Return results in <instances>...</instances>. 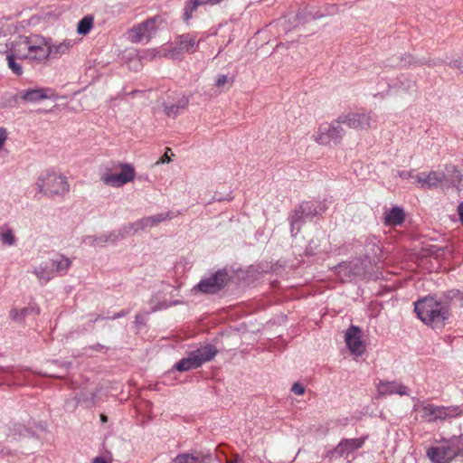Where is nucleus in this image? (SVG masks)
I'll return each instance as SVG.
<instances>
[{
	"label": "nucleus",
	"mask_w": 463,
	"mask_h": 463,
	"mask_svg": "<svg viewBox=\"0 0 463 463\" xmlns=\"http://www.w3.org/2000/svg\"><path fill=\"white\" fill-rule=\"evenodd\" d=\"M337 123L345 124L353 129L366 130L376 128L377 117L373 112L348 113L340 116L337 118Z\"/></svg>",
	"instance_id": "obj_7"
},
{
	"label": "nucleus",
	"mask_w": 463,
	"mask_h": 463,
	"mask_svg": "<svg viewBox=\"0 0 463 463\" xmlns=\"http://www.w3.org/2000/svg\"><path fill=\"white\" fill-rule=\"evenodd\" d=\"M92 463H109L103 457H96Z\"/></svg>",
	"instance_id": "obj_35"
},
{
	"label": "nucleus",
	"mask_w": 463,
	"mask_h": 463,
	"mask_svg": "<svg viewBox=\"0 0 463 463\" xmlns=\"http://www.w3.org/2000/svg\"><path fill=\"white\" fill-rule=\"evenodd\" d=\"M227 279L228 274L218 270L212 277L201 280L197 288L203 293H215L225 286Z\"/></svg>",
	"instance_id": "obj_11"
},
{
	"label": "nucleus",
	"mask_w": 463,
	"mask_h": 463,
	"mask_svg": "<svg viewBox=\"0 0 463 463\" xmlns=\"http://www.w3.org/2000/svg\"><path fill=\"white\" fill-rule=\"evenodd\" d=\"M420 413L422 420L429 422L445 420L447 419L460 416L463 409L460 406H437L434 404H423L415 408Z\"/></svg>",
	"instance_id": "obj_6"
},
{
	"label": "nucleus",
	"mask_w": 463,
	"mask_h": 463,
	"mask_svg": "<svg viewBox=\"0 0 463 463\" xmlns=\"http://www.w3.org/2000/svg\"><path fill=\"white\" fill-rule=\"evenodd\" d=\"M342 123H333L329 126H321L316 137V141L320 145H329L331 142L339 143L344 136Z\"/></svg>",
	"instance_id": "obj_10"
},
{
	"label": "nucleus",
	"mask_w": 463,
	"mask_h": 463,
	"mask_svg": "<svg viewBox=\"0 0 463 463\" xmlns=\"http://www.w3.org/2000/svg\"><path fill=\"white\" fill-rule=\"evenodd\" d=\"M175 369L179 372H185L191 369H195L200 367V363H198L196 357L192 352L188 357L180 360L175 365Z\"/></svg>",
	"instance_id": "obj_22"
},
{
	"label": "nucleus",
	"mask_w": 463,
	"mask_h": 463,
	"mask_svg": "<svg viewBox=\"0 0 463 463\" xmlns=\"http://www.w3.org/2000/svg\"><path fill=\"white\" fill-rule=\"evenodd\" d=\"M157 17L147 19L146 21L132 27L128 31V39L131 43H137L143 41L148 42L156 34L157 30Z\"/></svg>",
	"instance_id": "obj_8"
},
{
	"label": "nucleus",
	"mask_w": 463,
	"mask_h": 463,
	"mask_svg": "<svg viewBox=\"0 0 463 463\" xmlns=\"http://www.w3.org/2000/svg\"><path fill=\"white\" fill-rule=\"evenodd\" d=\"M377 391L380 395H391L397 393L401 396L408 395V388L395 382H380L377 385Z\"/></svg>",
	"instance_id": "obj_16"
},
{
	"label": "nucleus",
	"mask_w": 463,
	"mask_h": 463,
	"mask_svg": "<svg viewBox=\"0 0 463 463\" xmlns=\"http://www.w3.org/2000/svg\"><path fill=\"white\" fill-rule=\"evenodd\" d=\"M53 96V91L51 89L36 88L21 90L17 98L28 103H33L42 99H51Z\"/></svg>",
	"instance_id": "obj_14"
},
{
	"label": "nucleus",
	"mask_w": 463,
	"mask_h": 463,
	"mask_svg": "<svg viewBox=\"0 0 463 463\" xmlns=\"http://www.w3.org/2000/svg\"><path fill=\"white\" fill-rule=\"evenodd\" d=\"M345 343L349 351L354 355H361L365 351L362 341V332L358 326H351L345 332Z\"/></svg>",
	"instance_id": "obj_12"
},
{
	"label": "nucleus",
	"mask_w": 463,
	"mask_h": 463,
	"mask_svg": "<svg viewBox=\"0 0 463 463\" xmlns=\"http://www.w3.org/2000/svg\"><path fill=\"white\" fill-rule=\"evenodd\" d=\"M49 260L51 262L52 268L54 269V275L65 274L71 265V260L63 255H60L56 259H50Z\"/></svg>",
	"instance_id": "obj_21"
},
{
	"label": "nucleus",
	"mask_w": 463,
	"mask_h": 463,
	"mask_svg": "<svg viewBox=\"0 0 463 463\" xmlns=\"http://www.w3.org/2000/svg\"><path fill=\"white\" fill-rule=\"evenodd\" d=\"M72 46V43L70 40H65L57 44H51L49 43L50 57H57L67 53Z\"/></svg>",
	"instance_id": "obj_23"
},
{
	"label": "nucleus",
	"mask_w": 463,
	"mask_h": 463,
	"mask_svg": "<svg viewBox=\"0 0 463 463\" xmlns=\"http://www.w3.org/2000/svg\"><path fill=\"white\" fill-rule=\"evenodd\" d=\"M1 240L3 243L7 244L9 246L14 243V236L11 231H5L1 233Z\"/></svg>",
	"instance_id": "obj_27"
},
{
	"label": "nucleus",
	"mask_w": 463,
	"mask_h": 463,
	"mask_svg": "<svg viewBox=\"0 0 463 463\" xmlns=\"http://www.w3.org/2000/svg\"><path fill=\"white\" fill-rule=\"evenodd\" d=\"M414 311L425 325L432 328H442L450 317V305L428 296L414 302Z\"/></svg>",
	"instance_id": "obj_2"
},
{
	"label": "nucleus",
	"mask_w": 463,
	"mask_h": 463,
	"mask_svg": "<svg viewBox=\"0 0 463 463\" xmlns=\"http://www.w3.org/2000/svg\"><path fill=\"white\" fill-rule=\"evenodd\" d=\"M6 139H7L6 129L4 128H0V150L3 148Z\"/></svg>",
	"instance_id": "obj_31"
},
{
	"label": "nucleus",
	"mask_w": 463,
	"mask_h": 463,
	"mask_svg": "<svg viewBox=\"0 0 463 463\" xmlns=\"http://www.w3.org/2000/svg\"><path fill=\"white\" fill-rule=\"evenodd\" d=\"M2 52V51H0ZM8 68L16 75L23 74V67L15 60L31 64H43L50 58L49 41L40 34L18 35L5 45Z\"/></svg>",
	"instance_id": "obj_1"
},
{
	"label": "nucleus",
	"mask_w": 463,
	"mask_h": 463,
	"mask_svg": "<svg viewBox=\"0 0 463 463\" xmlns=\"http://www.w3.org/2000/svg\"><path fill=\"white\" fill-rule=\"evenodd\" d=\"M291 391L297 395H303L305 392V388L302 384L296 383L293 384Z\"/></svg>",
	"instance_id": "obj_28"
},
{
	"label": "nucleus",
	"mask_w": 463,
	"mask_h": 463,
	"mask_svg": "<svg viewBox=\"0 0 463 463\" xmlns=\"http://www.w3.org/2000/svg\"><path fill=\"white\" fill-rule=\"evenodd\" d=\"M188 103H189V100L187 98L185 97H183L181 99L178 100V102L176 104H175L176 106V108L178 109H184L187 108L188 106Z\"/></svg>",
	"instance_id": "obj_32"
},
{
	"label": "nucleus",
	"mask_w": 463,
	"mask_h": 463,
	"mask_svg": "<svg viewBox=\"0 0 463 463\" xmlns=\"http://www.w3.org/2000/svg\"><path fill=\"white\" fill-rule=\"evenodd\" d=\"M100 420L102 422H107L108 421V417L104 414H101L100 415Z\"/></svg>",
	"instance_id": "obj_38"
},
{
	"label": "nucleus",
	"mask_w": 463,
	"mask_h": 463,
	"mask_svg": "<svg viewBox=\"0 0 463 463\" xmlns=\"http://www.w3.org/2000/svg\"><path fill=\"white\" fill-rule=\"evenodd\" d=\"M444 180L445 174L440 171L421 172L415 175V181L424 189L435 188Z\"/></svg>",
	"instance_id": "obj_13"
},
{
	"label": "nucleus",
	"mask_w": 463,
	"mask_h": 463,
	"mask_svg": "<svg viewBox=\"0 0 463 463\" xmlns=\"http://www.w3.org/2000/svg\"><path fill=\"white\" fill-rule=\"evenodd\" d=\"M36 186L41 194L49 197H62L70 190L66 177L52 171L42 173L37 179Z\"/></svg>",
	"instance_id": "obj_3"
},
{
	"label": "nucleus",
	"mask_w": 463,
	"mask_h": 463,
	"mask_svg": "<svg viewBox=\"0 0 463 463\" xmlns=\"http://www.w3.org/2000/svg\"><path fill=\"white\" fill-rule=\"evenodd\" d=\"M193 353L201 366L203 364L211 361L217 354L218 351L214 345H207L198 348Z\"/></svg>",
	"instance_id": "obj_19"
},
{
	"label": "nucleus",
	"mask_w": 463,
	"mask_h": 463,
	"mask_svg": "<svg viewBox=\"0 0 463 463\" xmlns=\"http://www.w3.org/2000/svg\"><path fill=\"white\" fill-rule=\"evenodd\" d=\"M462 452L460 439L454 437L450 439H444L430 448L427 456L433 463H449L454 458Z\"/></svg>",
	"instance_id": "obj_4"
},
{
	"label": "nucleus",
	"mask_w": 463,
	"mask_h": 463,
	"mask_svg": "<svg viewBox=\"0 0 463 463\" xmlns=\"http://www.w3.org/2000/svg\"><path fill=\"white\" fill-rule=\"evenodd\" d=\"M94 18L91 15H86L80 20L77 26L79 34L86 35L90 33L93 26Z\"/></svg>",
	"instance_id": "obj_25"
},
{
	"label": "nucleus",
	"mask_w": 463,
	"mask_h": 463,
	"mask_svg": "<svg viewBox=\"0 0 463 463\" xmlns=\"http://www.w3.org/2000/svg\"><path fill=\"white\" fill-rule=\"evenodd\" d=\"M165 111L168 116H175L178 113L179 109L176 108L175 104H173L170 106H165Z\"/></svg>",
	"instance_id": "obj_29"
},
{
	"label": "nucleus",
	"mask_w": 463,
	"mask_h": 463,
	"mask_svg": "<svg viewBox=\"0 0 463 463\" xmlns=\"http://www.w3.org/2000/svg\"><path fill=\"white\" fill-rule=\"evenodd\" d=\"M124 315H125L124 313H118V314L113 316L112 318L114 319V318H117V317H122Z\"/></svg>",
	"instance_id": "obj_40"
},
{
	"label": "nucleus",
	"mask_w": 463,
	"mask_h": 463,
	"mask_svg": "<svg viewBox=\"0 0 463 463\" xmlns=\"http://www.w3.org/2000/svg\"><path fill=\"white\" fill-rule=\"evenodd\" d=\"M170 218H171V216L168 213H159V214H156L154 216L143 218V219L137 221L134 224V226H136L135 231H137L138 229L143 230L146 227L155 226V225L158 224L159 222H161L165 220L170 219Z\"/></svg>",
	"instance_id": "obj_18"
},
{
	"label": "nucleus",
	"mask_w": 463,
	"mask_h": 463,
	"mask_svg": "<svg viewBox=\"0 0 463 463\" xmlns=\"http://www.w3.org/2000/svg\"><path fill=\"white\" fill-rule=\"evenodd\" d=\"M199 42L192 34H183L177 37L175 47L162 48L158 51L151 52L152 58L165 57L171 59H179L184 52L194 53L198 50Z\"/></svg>",
	"instance_id": "obj_5"
},
{
	"label": "nucleus",
	"mask_w": 463,
	"mask_h": 463,
	"mask_svg": "<svg viewBox=\"0 0 463 463\" xmlns=\"http://www.w3.org/2000/svg\"><path fill=\"white\" fill-rule=\"evenodd\" d=\"M302 215L305 217H313L325 212L324 207L317 206L313 202H305L300 205Z\"/></svg>",
	"instance_id": "obj_24"
},
{
	"label": "nucleus",
	"mask_w": 463,
	"mask_h": 463,
	"mask_svg": "<svg viewBox=\"0 0 463 463\" xmlns=\"http://www.w3.org/2000/svg\"><path fill=\"white\" fill-rule=\"evenodd\" d=\"M366 439L367 437L342 439L334 451L337 453L340 457H347L354 451L362 448Z\"/></svg>",
	"instance_id": "obj_15"
},
{
	"label": "nucleus",
	"mask_w": 463,
	"mask_h": 463,
	"mask_svg": "<svg viewBox=\"0 0 463 463\" xmlns=\"http://www.w3.org/2000/svg\"><path fill=\"white\" fill-rule=\"evenodd\" d=\"M405 214L402 208L392 207L384 214V223L386 225H400L404 222Z\"/></svg>",
	"instance_id": "obj_20"
},
{
	"label": "nucleus",
	"mask_w": 463,
	"mask_h": 463,
	"mask_svg": "<svg viewBox=\"0 0 463 463\" xmlns=\"http://www.w3.org/2000/svg\"><path fill=\"white\" fill-rule=\"evenodd\" d=\"M170 148H166V152L160 157V159L156 162V164H165L169 163L171 161L170 156H168L167 152L170 151Z\"/></svg>",
	"instance_id": "obj_34"
},
{
	"label": "nucleus",
	"mask_w": 463,
	"mask_h": 463,
	"mask_svg": "<svg viewBox=\"0 0 463 463\" xmlns=\"http://www.w3.org/2000/svg\"><path fill=\"white\" fill-rule=\"evenodd\" d=\"M228 82V78L226 75H220L216 80V86L218 88L223 87Z\"/></svg>",
	"instance_id": "obj_33"
},
{
	"label": "nucleus",
	"mask_w": 463,
	"mask_h": 463,
	"mask_svg": "<svg viewBox=\"0 0 463 463\" xmlns=\"http://www.w3.org/2000/svg\"><path fill=\"white\" fill-rule=\"evenodd\" d=\"M173 463H203V459L192 454H181L174 459Z\"/></svg>",
	"instance_id": "obj_26"
},
{
	"label": "nucleus",
	"mask_w": 463,
	"mask_h": 463,
	"mask_svg": "<svg viewBox=\"0 0 463 463\" xmlns=\"http://www.w3.org/2000/svg\"><path fill=\"white\" fill-rule=\"evenodd\" d=\"M228 463H237V460H235V461H229Z\"/></svg>",
	"instance_id": "obj_41"
},
{
	"label": "nucleus",
	"mask_w": 463,
	"mask_h": 463,
	"mask_svg": "<svg viewBox=\"0 0 463 463\" xmlns=\"http://www.w3.org/2000/svg\"><path fill=\"white\" fill-rule=\"evenodd\" d=\"M10 315H11L12 318L16 319L17 311L16 310H12Z\"/></svg>",
	"instance_id": "obj_37"
},
{
	"label": "nucleus",
	"mask_w": 463,
	"mask_h": 463,
	"mask_svg": "<svg viewBox=\"0 0 463 463\" xmlns=\"http://www.w3.org/2000/svg\"><path fill=\"white\" fill-rule=\"evenodd\" d=\"M458 215H459V218L461 220V222H463V202L458 205Z\"/></svg>",
	"instance_id": "obj_36"
},
{
	"label": "nucleus",
	"mask_w": 463,
	"mask_h": 463,
	"mask_svg": "<svg viewBox=\"0 0 463 463\" xmlns=\"http://www.w3.org/2000/svg\"><path fill=\"white\" fill-rule=\"evenodd\" d=\"M33 273L36 276L41 284H46L54 278V269L50 260L43 261L40 266L35 267Z\"/></svg>",
	"instance_id": "obj_17"
},
{
	"label": "nucleus",
	"mask_w": 463,
	"mask_h": 463,
	"mask_svg": "<svg viewBox=\"0 0 463 463\" xmlns=\"http://www.w3.org/2000/svg\"><path fill=\"white\" fill-rule=\"evenodd\" d=\"M418 173H415L414 170H411V171H402L400 173V176L402 178H405V179H414L415 180V175H417Z\"/></svg>",
	"instance_id": "obj_30"
},
{
	"label": "nucleus",
	"mask_w": 463,
	"mask_h": 463,
	"mask_svg": "<svg viewBox=\"0 0 463 463\" xmlns=\"http://www.w3.org/2000/svg\"><path fill=\"white\" fill-rule=\"evenodd\" d=\"M109 241V237L106 238L103 241H104V242H107V241ZM95 241H96V244H99V241H101V239H99V240H95Z\"/></svg>",
	"instance_id": "obj_39"
},
{
	"label": "nucleus",
	"mask_w": 463,
	"mask_h": 463,
	"mask_svg": "<svg viewBox=\"0 0 463 463\" xmlns=\"http://www.w3.org/2000/svg\"><path fill=\"white\" fill-rule=\"evenodd\" d=\"M120 169L121 171L119 174H103L100 178L101 181L107 185L120 187L134 180L136 172L131 165L122 164L120 165Z\"/></svg>",
	"instance_id": "obj_9"
}]
</instances>
